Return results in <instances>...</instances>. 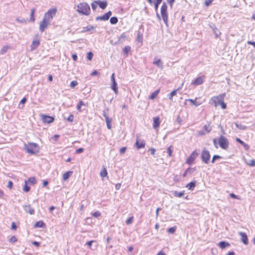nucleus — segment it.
<instances>
[{
    "label": "nucleus",
    "mask_w": 255,
    "mask_h": 255,
    "mask_svg": "<svg viewBox=\"0 0 255 255\" xmlns=\"http://www.w3.org/2000/svg\"><path fill=\"white\" fill-rule=\"evenodd\" d=\"M77 11L80 14L89 15L90 13L91 9L87 2H81L78 5Z\"/></svg>",
    "instance_id": "f257e3e1"
},
{
    "label": "nucleus",
    "mask_w": 255,
    "mask_h": 255,
    "mask_svg": "<svg viewBox=\"0 0 255 255\" xmlns=\"http://www.w3.org/2000/svg\"><path fill=\"white\" fill-rule=\"evenodd\" d=\"M161 15L164 23L168 26V13L167 5L166 2H163L161 7Z\"/></svg>",
    "instance_id": "f03ea898"
},
{
    "label": "nucleus",
    "mask_w": 255,
    "mask_h": 255,
    "mask_svg": "<svg viewBox=\"0 0 255 255\" xmlns=\"http://www.w3.org/2000/svg\"><path fill=\"white\" fill-rule=\"evenodd\" d=\"M218 143L220 147L223 149L226 150L229 146L228 139L223 135H220L218 139Z\"/></svg>",
    "instance_id": "7ed1b4c3"
},
{
    "label": "nucleus",
    "mask_w": 255,
    "mask_h": 255,
    "mask_svg": "<svg viewBox=\"0 0 255 255\" xmlns=\"http://www.w3.org/2000/svg\"><path fill=\"white\" fill-rule=\"evenodd\" d=\"M225 96V93H222L217 96L212 97L211 101L214 104L215 107H217L222 102Z\"/></svg>",
    "instance_id": "20e7f679"
},
{
    "label": "nucleus",
    "mask_w": 255,
    "mask_h": 255,
    "mask_svg": "<svg viewBox=\"0 0 255 255\" xmlns=\"http://www.w3.org/2000/svg\"><path fill=\"white\" fill-rule=\"evenodd\" d=\"M37 144L35 143H29L28 144H25L24 148L26 151L30 154L35 153L37 151Z\"/></svg>",
    "instance_id": "39448f33"
},
{
    "label": "nucleus",
    "mask_w": 255,
    "mask_h": 255,
    "mask_svg": "<svg viewBox=\"0 0 255 255\" xmlns=\"http://www.w3.org/2000/svg\"><path fill=\"white\" fill-rule=\"evenodd\" d=\"M210 157H211V155H210L209 151L206 148H204L202 150L201 155V158L202 161L204 163H205L206 164H208L209 162Z\"/></svg>",
    "instance_id": "423d86ee"
},
{
    "label": "nucleus",
    "mask_w": 255,
    "mask_h": 255,
    "mask_svg": "<svg viewBox=\"0 0 255 255\" xmlns=\"http://www.w3.org/2000/svg\"><path fill=\"white\" fill-rule=\"evenodd\" d=\"M198 155V153L197 152L196 150H194L191 155L189 156L188 158L186 159V162L189 165L192 164L194 160L197 158Z\"/></svg>",
    "instance_id": "0eeeda50"
},
{
    "label": "nucleus",
    "mask_w": 255,
    "mask_h": 255,
    "mask_svg": "<svg viewBox=\"0 0 255 255\" xmlns=\"http://www.w3.org/2000/svg\"><path fill=\"white\" fill-rule=\"evenodd\" d=\"M47 14H48V12H45L44 17L43 19L42 20V21H41V22L40 23L39 30L41 32L44 31L45 29L48 26V21H47L46 18Z\"/></svg>",
    "instance_id": "6e6552de"
},
{
    "label": "nucleus",
    "mask_w": 255,
    "mask_h": 255,
    "mask_svg": "<svg viewBox=\"0 0 255 255\" xmlns=\"http://www.w3.org/2000/svg\"><path fill=\"white\" fill-rule=\"evenodd\" d=\"M112 11H109L108 12H107V13H106L102 16H97L96 18V20H97V21H98V20H103V21L108 20L109 19V18L110 17V16L112 15Z\"/></svg>",
    "instance_id": "1a4fd4ad"
},
{
    "label": "nucleus",
    "mask_w": 255,
    "mask_h": 255,
    "mask_svg": "<svg viewBox=\"0 0 255 255\" xmlns=\"http://www.w3.org/2000/svg\"><path fill=\"white\" fill-rule=\"evenodd\" d=\"M239 235L241 237V240L242 242L245 244V245H248L249 244V241L248 239V236L247 234L245 233L240 232L239 233Z\"/></svg>",
    "instance_id": "9d476101"
},
{
    "label": "nucleus",
    "mask_w": 255,
    "mask_h": 255,
    "mask_svg": "<svg viewBox=\"0 0 255 255\" xmlns=\"http://www.w3.org/2000/svg\"><path fill=\"white\" fill-rule=\"evenodd\" d=\"M95 2L98 4L99 7L102 9H105L108 5V3L106 1H101L100 0H95Z\"/></svg>",
    "instance_id": "9b49d317"
},
{
    "label": "nucleus",
    "mask_w": 255,
    "mask_h": 255,
    "mask_svg": "<svg viewBox=\"0 0 255 255\" xmlns=\"http://www.w3.org/2000/svg\"><path fill=\"white\" fill-rule=\"evenodd\" d=\"M40 44V41L38 39H34L32 41L30 45L31 51L35 50Z\"/></svg>",
    "instance_id": "f8f14e48"
},
{
    "label": "nucleus",
    "mask_w": 255,
    "mask_h": 255,
    "mask_svg": "<svg viewBox=\"0 0 255 255\" xmlns=\"http://www.w3.org/2000/svg\"><path fill=\"white\" fill-rule=\"evenodd\" d=\"M160 124V121L159 117H156L153 118V128L155 129L158 128L159 125Z\"/></svg>",
    "instance_id": "ddd939ff"
},
{
    "label": "nucleus",
    "mask_w": 255,
    "mask_h": 255,
    "mask_svg": "<svg viewBox=\"0 0 255 255\" xmlns=\"http://www.w3.org/2000/svg\"><path fill=\"white\" fill-rule=\"evenodd\" d=\"M24 209L25 212H26L27 213H29L31 215H33L34 214V210L30 205H24Z\"/></svg>",
    "instance_id": "4468645a"
},
{
    "label": "nucleus",
    "mask_w": 255,
    "mask_h": 255,
    "mask_svg": "<svg viewBox=\"0 0 255 255\" xmlns=\"http://www.w3.org/2000/svg\"><path fill=\"white\" fill-rule=\"evenodd\" d=\"M57 11L56 7H54L49 9V20L52 19L56 14Z\"/></svg>",
    "instance_id": "2eb2a0df"
},
{
    "label": "nucleus",
    "mask_w": 255,
    "mask_h": 255,
    "mask_svg": "<svg viewBox=\"0 0 255 255\" xmlns=\"http://www.w3.org/2000/svg\"><path fill=\"white\" fill-rule=\"evenodd\" d=\"M203 83V80L202 77H199L196 78L194 81L192 82V84L194 85H200Z\"/></svg>",
    "instance_id": "dca6fc26"
},
{
    "label": "nucleus",
    "mask_w": 255,
    "mask_h": 255,
    "mask_svg": "<svg viewBox=\"0 0 255 255\" xmlns=\"http://www.w3.org/2000/svg\"><path fill=\"white\" fill-rule=\"evenodd\" d=\"M236 140L237 142L240 143L241 145H242L244 147V148H245L246 150H248L249 149V148H250L249 145L248 144H247V143H245L240 138L237 137L236 138Z\"/></svg>",
    "instance_id": "f3484780"
},
{
    "label": "nucleus",
    "mask_w": 255,
    "mask_h": 255,
    "mask_svg": "<svg viewBox=\"0 0 255 255\" xmlns=\"http://www.w3.org/2000/svg\"><path fill=\"white\" fill-rule=\"evenodd\" d=\"M218 245L222 249H225L226 248L230 246V244L225 241H221L219 242Z\"/></svg>",
    "instance_id": "a211bd4d"
},
{
    "label": "nucleus",
    "mask_w": 255,
    "mask_h": 255,
    "mask_svg": "<svg viewBox=\"0 0 255 255\" xmlns=\"http://www.w3.org/2000/svg\"><path fill=\"white\" fill-rule=\"evenodd\" d=\"M111 88L114 91L116 94L118 93V85L116 81L112 82Z\"/></svg>",
    "instance_id": "6ab92c4d"
},
{
    "label": "nucleus",
    "mask_w": 255,
    "mask_h": 255,
    "mask_svg": "<svg viewBox=\"0 0 255 255\" xmlns=\"http://www.w3.org/2000/svg\"><path fill=\"white\" fill-rule=\"evenodd\" d=\"M153 64L158 67H159L160 69H162L163 68V63L161 61L160 59H157L154 61H153Z\"/></svg>",
    "instance_id": "aec40b11"
},
{
    "label": "nucleus",
    "mask_w": 255,
    "mask_h": 255,
    "mask_svg": "<svg viewBox=\"0 0 255 255\" xmlns=\"http://www.w3.org/2000/svg\"><path fill=\"white\" fill-rule=\"evenodd\" d=\"M195 186L196 181H192L187 184L186 186V187L189 190H193Z\"/></svg>",
    "instance_id": "412c9836"
},
{
    "label": "nucleus",
    "mask_w": 255,
    "mask_h": 255,
    "mask_svg": "<svg viewBox=\"0 0 255 255\" xmlns=\"http://www.w3.org/2000/svg\"><path fill=\"white\" fill-rule=\"evenodd\" d=\"M135 144L137 149L143 148L145 147V142L143 141H141L139 142V140L137 139L136 140Z\"/></svg>",
    "instance_id": "4be33fe9"
},
{
    "label": "nucleus",
    "mask_w": 255,
    "mask_h": 255,
    "mask_svg": "<svg viewBox=\"0 0 255 255\" xmlns=\"http://www.w3.org/2000/svg\"><path fill=\"white\" fill-rule=\"evenodd\" d=\"M72 173H73V171H67V172H65V173H64L63 175V180H67L72 175Z\"/></svg>",
    "instance_id": "5701e85b"
},
{
    "label": "nucleus",
    "mask_w": 255,
    "mask_h": 255,
    "mask_svg": "<svg viewBox=\"0 0 255 255\" xmlns=\"http://www.w3.org/2000/svg\"><path fill=\"white\" fill-rule=\"evenodd\" d=\"M44 226H45V224L42 221H39L35 223L34 225V227L35 228H42Z\"/></svg>",
    "instance_id": "b1692460"
},
{
    "label": "nucleus",
    "mask_w": 255,
    "mask_h": 255,
    "mask_svg": "<svg viewBox=\"0 0 255 255\" xmlns=\"http://www.w3.org/2000/svg\"><path fill=\"white\" fill-rule=\"evenodd\" d=\"M35 12V9L34 8H33L31 9L30 17L29 21H32V22H34L35 21V18H34V16Z\"/></svg>",
    "instance_id": "393cba45"
},
{
    "label": "nucleus",
    "mask_w": 255,
    "mask_h": 255,
    "mask_svg": "<svg viewBox=\"0 0 255 255\" xmlns=\"http://www.w3.org/2000/svg\"><path fill=\"white\" fill-rule=\"evenodd\" d=\"M108 172L105 167H103L102 170L100 172V175L102 177L104 178L107 176Z\"/></svg>",
    "instance_id": "a878e982"
},
{
    "label": "nucleus",
    "mask_w": 255,
    "mask_h": 255,
    "mask_svg": "<svg viewBox=\"0 0 255 255\" xmlns=\"http://www.w3.org/2000/svg\"><path fill=\"white\" fill-rule=\"evenodd\" d=\"M197 99V98H196L195 100H193V99H188L187 100L188 101H190L195 107H198L199 105H200L201 103H199L198 102H196V99Z\"/></svg>",
    "instance_id": "bb28decb"
},
{
    "label": "nucleus",
    "mask_w": 255,
    "mask_h": 255,
    "mask_svg": "<svg viewBox=\"0 0 255 255\" xmlns=\"http://www.w3.org/2000/svg\"><path fill=\"white\" fill-rule=\"evenodd\" d=\"M184 194V191H182L178 192L177 191H175L173 193V195L177 197H182Z\"/></svg>",
    "instance_id": "cd10ccee"
},
{
    "label": "nucleus",
    "mask_w": 255,
    "mask_h": 255,
    "mask_svg": "<svg viewBox=\"0 0 255 255\" xmlns=\"http://www.w3.org/2000/svg\"><path fill=\"white\" fill-rule=\"evenodd\" d=\"M106 120V122L107 124V128L109 129H111L112 128V119L111 118H107Z\"/></svg>",
    "instance_id": "c85d7f7f"
},
{
    "label": "nucleus",
    "mask_w": 255,
    "mask_h": 255,
    "mask_svg": "<svg viewBox=\"0 0 255 255\" xmlns=\"http://www.w3.org/2000/svg\"><path fill=\"white\" fill-rule=\"evenodd\" d=\"M159 92V90H156V91H154V92H153L149 96V99H151V100L154 99L157 96Z\"/></svg>",
    "instance_id": "c756f323"
},
{
    "label": "nucleus",
    "mask_w": 255,
    "mask_h": 255,
    "mask_svg": "<svg viewBox=\"0 0 255 255\" xmlns=\"http://www.w3.org/2000/svg\"><path fill=\"white\" fill-rule=\"evenodd\" d=\"M118 22V19L116 16L112 17L110 18V23L112 24H116Z\"/></svg>",
    "instance_id": "7c9ffc66"
},
{
    "label": "nucleus",
    "mask_w": 255,
    "mask_h": 255,
    "mask_svg": "<svg viewBox=\"0 0 255 255\" xmlns=\"http://www.w3.org/2000/svg\"><path fill=\"white\" fill-rule=\"evenodd\" d=\"M130 49L131 48L129 46H125L123 50V53L127 55L130 51Z\"/></svg>",
    "instance_id": "2f4dec72"
},
{
    "label": "nucleus",
    "mask_w": 255,
    "mask_h": 255,
    "mask_svg": "<svg viewBox=\"0 0 255 255\" xmlns=\"http://www.w3.org/2000/svg\"><path fill=\"white\" fill-rule=\"evenodd\" d=\"M203 129L206 130V133H209L212 130V128L210 127L209 124H208V125H205L204 126Z\"/></svg>",
    "instance_id": "473e14b6"
},
{
    "label": "nucleus",
    "mask_w": 255,
    "mask_h": 255,
    "mask_svg": "<svg viewBox=\"0 0 255 255\" xmlns=\"http://www.w3.org/2000/svg\"><path fill=\"white\" fill-rule=\"evenodd\" d=\"M95 27L93 26H88L86 27H84V29L82 31V32H85L87 31H90L92 29H94Z\"/></svg>",
    "instance_id": "72a5a7b5"
},
{
    "label": "nucleus",
    "mask_w": 255,
    "mask_h": 255,
    "mask_svg": "<svg viewBox=\"0 0 255 255\" xmlns=\"http://www.w3.org/2000/svg\"><path fill=\"white\" fill-rule=\"evenodd\" d=\"M155 1L154 3V8L155 10L157 11L159 4L162 2V0H154Z\"/></svg>",
    "instance_id": "f704fd0d"
},
{
    "label": "nucleus",
    "mask_w": 255,
    "mask_h": 255,
    "mask_svg": "<svg viewBox=\"0 0 255 255\" xmlns=\"http://www.w3.org/2000/svg\"><path fill=\"white\" fill-rule=\"evenodd\" d=\"M177 90H174L172 91L168 96V98L172 100L173 98V96H175L177 94Z\"/></svg>",
    "instance_id": "c9c22d12"
},
{
    "label": "nucleus",
    "mask_w": 255,
    "mask_h": 255,
    "mask_svg": "<svg viewBox=\"0 0 255 255\" xmlns=\"http://www.w3.org/2000/svg\"><path fill=\"white\" fill-rule=\"evenodd\" d=\"M237 128H238L240 129H243L245 130L247 128V127L245 125H243L241 124H235Z\"/></svg>",
    "instance_id": "e433bc0d"
},
{
    "label": "nucleus",
    "mask_w": 255,
    "mask_h": 255,
    "mask_svg": "<svg viewBox=\"0 0 255 255\" xmlns=\"http://www.w3.org/2000/svg\"><path fill=\"white\" fill-rule=\"evenodd\" d=\"M41 120L44 123H48V115L40 114Z\"/></svg>",
    "instance_id": "4c0bfd02"
},
{
    "label": "nucleus",
    "mask_w": 255,
    "mask_h": 255,
    "mask_svg": "<svg viewBox=\"0 0 255 255\" xmlns=\"http://www.w3.org/2000/svg\"><path fill=\"white\" fill-rule=\"evenodd\" d=\"M8 48H9V47L7 45L4 46L1 48V50H0V53L1 54H4V53H5L7 52Z\"/></svg>",
    "instance_id": "58836bf2"
},
{
    "label": "nucleus",
    "mask_w": 255,
    "mask_h": 255,
    "mask_svg": "<svg viewBox=\"0 0 255 255\" xmlns=\"http://www.w3.org/2000/svg\"><path fill=\"white\" fill-rule=\"evenodd\" d=\"M30 187L27 185V182L26 181H25L24 186L23 188V190L24 192H27L30 190Z\"/></svg>",
    "instance_id": "ea45409f"
},
{
    "label": "nucleus",
    "mask_w": 255,
    "mask_h": 255,
    "mask_svg": "<svg viewBox=\"0 0 255 255\" xmlns=\"http://www.w3.org/2000/svg\"><path fill=\"white\" fill-rule=\"evenodd\" d=\"M246 163L248 165H250V166H255V160L254 159L250 160L248 161H247Z\"/></svg>",
    "instance_id": "a19ab883"
},
{
    "label": "nucleus",
    "mask_w": 255,
    "mask_h": 255,
    "mask_svg": "<svg viewBox=\"0 0 255 255\" xmlns=\"http://www.w3.org/2000/svg\"><path fill=\"white\" fill-rule=\"evenodd\" d=\"M36 180L35 178L34 177H30L27 181V183L28 182L31 184H35L36 183Z\"/></svg>",
    "instance_id": "79ce46f5"
},
{
    "label": "nucleus",
    "mask_w": 255,
    "mask_h": 255,
    "mask_svg": "<svg viewBox=\"0 0 255 255\" xmlns=\"http://www.w3.org/2000/svg\"><path fill=\"white\" fill-rule=\"evenodd\" d=\"M176 230V227L175 226L169 228L168 229V232L170 234H174Z\"/></svg>",
    "instance_id": "37998d69"
},
{
    "label": "nucleus",
    "mask_w": 255,
    "mask_h": 255,
    "mask_svg": "<svg viewBox=\"0 0 255 255\" xmlns=\"http://www.w3.org/2000/svg\"><path fill=\"white\" fill-rule=\"evenodd\" d=\"M84 105V102L82 101H80L79 102L78 104L77 105V110L79 111V112H81V106Z\"/></svg>",
    "instance_id": "c03bdc74"
},
{
    "label": "nucleus",
    "mask_w": 255,
    "mask_h": 255,
    "mask_svg": "<svg viewBox=\"0 0 255 255\" xmlns=\"http://www.w3.org/2000/svg\"><path fill=\"white\" fill-rule=\"evenodd\" d=\"M93 57V53L92 52H88L87 54V58L88 60L91 61Z\"/></svg>",
    "instance_id": "a18cd8bd"
},
{
    "label": "nucleus",
    "mask_w": 255,
    "mask_h": 255,
    "mask_svg": "<svg viewBox=\"0 0 255 255\" xmlns=\"http://www.w3.org/2000/svg\"><path fill=\"white\" fill-rule=\"evenodd\" d=\"M133 217L131 216L128 218L127 221H126V224L127 225H130L133 222Z\"/></svg>",
    "instance_id": "49530a36"
},
{
    "label": "nucleus",
    "mask_w": 255,
    "mask_h": 255,
    "mask_svg": "<svg viewBox=\"0 0 255 255\" xmlns=\"http://www.w3.org/2000/svg\"><path fill=\"white\" fill-rule=\"evenodd\" d=\"M195 171V169L194 168H191L190 167L188 168L186 170V173H187L188 174H191Z\"/></svg>",
    "instance_id": "de8ad7c7"
},
{
    "label": "nucleus",
    "mask_w": 255,
    "mask_h": 255,
    "mask_svg": "<svg viewBox=\"0 0 255 255\" xmlns=\"http://www.w3.org/2000/svg\"><path fill=\"white\" fill-rule=\"evenodd\" d=\"M74 116L72 114H70L69 115V116L67 118V120L70 122V123H72L74 121Z\"/></svg>",
    "instance_id": "09e8293b"
},
{
    "label": "nucleus",
    "mask_w": 255,
    "mask_h": 255,
    "mask_svg": "<svg viewBox=\"0 0 255 255\" xmlns=\"http://www.w3.org/2000/svg\"><path fill=\"white\" fill-rule=\"evenodd\" d=\"M17 241V238L14 236H12L9 240V242L12 243L16 242Z\"/></svg>",
    "instance_id": "8fccbe9b"
},
{
    "label": "nucleus",
    "mask_w": 255,
    "mask_h": 255,
    "mask_svg": "<svg viewBox=\"0 0 255 255\" xmlns=\"http://www.w3.org/2000/svg\"><path fill=\"white\" fill-rule=\"evenodd\" d=\"M137 39L138 42H142V35L139 32L137 34Z\"/></svg>",
    "instance_id": "3c124183"
},
{
    "label": "nucleus",
    "mask_w": 255,
    "mask_h": 255,
    "mask_svg": "<svg viewBox=\"0 0 255 255\" xmlns=\"http://www.w3.org/2000/svg\"><path fill=\"white\" fill-rule=\"evenodd\" d=\"M60 135L59 134H55L54 135L52 138L51 139L54 141L55 142L57 140L58 138H59Z\"/></svg>",
    "instance_id": "603ef678"
},
{
    "label": "nucleus",
    "mask_w": 255,
    "mask_h": 255,
    "mask_svg": "<svg viewBox=\"0 0 255 255\" xmlns=\"http://www.w3.org/2000/svg\"><path fill=\"white\" fill-rule=\"evenodd\" d=\"M100 216H101V213L99 211L95 212L93 214V216L95 218H98Z\"/></svg>",
    "instance_id": "864d4df0"
},
{
    "label": "nucleus",
    "mask_w": 255,
    "mask_h": 255,
    "mask_svg": "<svg viewBox=\"0 0 255 255\" xmlns=\"http://www.w3.org/2000/svg\"><path fill=\"white\" fill-rule=\"evenodd\" d=\"M77 84H78V83L76 81H72L70 83V87L72 88H74L76 86H77Z\"/></svg>",
    "instance_id": "5fc2aeb1"
},
{
    "label": "nucleus",
    "mask_w": 255,
    "mask_h": 255,
    "mask_svg": "<svg viewBox=\"0 0 255 255\" xmlns=\"http://www.w3.org/2000/svg\"><path fill=\"white\" fill-rule=\"evenodd\" d=\"M97 4L96 3V2H95V1H94L92 3H91V6H92V8L93 10H96L97 7Z\"/></svg>",
    "instance_id": "6e6d98bb"
},
{
    "label": "nucleus",
    "mask_w": 255,
    "mask_h": 255,
    "mask_svg": "<svg viewBox=\"0 0 255 255\" xmlns=\"http://www.w3.org/2000/svg\"><path fill=\"white\" fill-rule=\"evenodd\" d=\"M167 2L169 4L170 7L172 8L173 4L175 2V0H166Z\"/></svg>",
    "instance_id": "4d7b16f0"
},
{
    "label": "nucleus",
    "mask_w": 255,
    "mask_h": 255,
    "mask_svg": "<svg viewBox=\"0 0 255 255\" xmlns=\"http://www.w3.org/2000/svg\"><path fill=\"white\" fill-rule=\"evenodd\" d=\"M213 0H206L205 1V5L208 6L213 2Z\"/></svg>",
    "instance_id": "13d9d810"
},
{
    "label": "nucleus",
    "mask_w": 255,
    "mask_h": 255,
    "mask_svg": "<svg viewBox=\"0 0 255 255\" xmlns=\"http://www.w3.org/2000/svg\"><path fill=\"white\" fill-rule=\"evenodd\" d=\"M221 106V107L223 109H226V108H227V105L224 102V101L223 100L222 102H221L220 104Z\"/></svg>",
    "instance_id": "bf43d9fd"
},
{
    "label": "nucleus",
    "mask_w": 255,
    "mask_h": 255,
    "mask_svg": "<svg viewBox=\"0 0 255 255\" xmlns=\"http://www.w3.org/2000/svg\"><path fill=\"white\" fill-rule=\"evenodd\" d=\"M167 152L168 153L169 156H171L172 152V151L171 149V146L168 147V148L167 149Z\"/></svg>",
    "instance_id": "052dcab7"
},
{
    "label": "nucleus",
    "mask_w": 255,
    "mask_h": 255,
    "mask_svg": "<svg viewBox=\"0 0 255 255\" xmlns=\"http://www.w3.org/2000/svg\"><path fill=\"white\" fill-rule=\"evenodd\" d=\"M84 149L83 148H82V147L79 148L77 149H76V153H81L83 152L84 151Z\"/></svg>",
    "instance_id": "680f3d73"
},
{
    "label": "nucleus",
    "mask_w": 255,
    "mask_h": 255,
    "mask_svg": "<svg viewBox=\"0 0 255 255\" xmlns=\"http://www.w3.org/2000/svg\"><path fill=\"white\" fill-rule=\"evenodd\" d=\"M126 149H127V147H122L120 150V152L121 154H124L126 151Z\"/></svg>",
    "instance_id": "e2e57ef3"
},
{
    "label": "nucleus",
    "mask_w": 255,
    "mask_h": 255,
    "mask_svg": "<svg viewBox=\"0 0 255 255\" xmlns=\"http://www.w3.org/2000/svg\"><path fill=\"white\" fill-rule=\"evenodd\" d=\"M11 229L13 230H15L17 229V226L14 222L12 223Z\"/></svg>",
    "instance_id": "0e129e2a"
},
{
    "label": "nucleus",
    "mask_w": 255,
    "mask_h": 255,
    "mask_svg": "<svg viewBox=\"0 0 255 255\" xmlns=\"http://www.w3.org/2000/svg\"><path fill=\"white\" fill-rule=\"evenodd\" d=\"M13 186V182L11 181H9L8 182V184H7V188H8L9 189H11L12 187Z\"/></svg>",
    "instance_id": "69168bd1"
},
{
    "label": "nucleus",
    "mask_w": 255,
    "mask_h": 255,
    "mask_svg": "<svg viewBox=\"0 0 255 255\" xmlns=\"http://www.w3.org/2000/svg\"><path fill=\"white\" fill-rule=\"evenodd\" d=\"M99 74V73L97 70H95L91 73V75L92 76H94Z\"/></svg>",
    "instance_id": "338daca9"
},
{
    "label": "nucleus",
    "mask_w": 255,
    "mask_h": 255,
    "mask_svg": "<svg viewBox=\"0 0 255 255\" xmlns=\"http://www.w3.org/2000/svg\"><path fill=\"white\" fill-rule=\"evenodd\" d=\"M230 197H231V198H234V199H239L238 197L236 195H235V194H234V193H231V194H230Z\"/></svg>",
    "instance_id": "774afa93"
}]
</instances>
